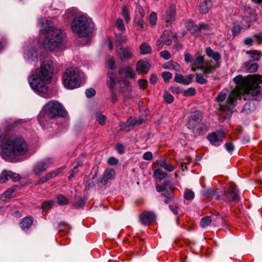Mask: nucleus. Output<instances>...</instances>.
<instances>
[{
  "label": "nucleus",
  "mask_w": 262,
  "mask_h": 262,
  "mask_svg": "<svg viewBox=\"0 0 262 262\" xmlns=\"http://www.w3.org/2000/svg\"><path fill=\"white\" fill-rule=\"evenodd\" d=\"M160 56L165 60H168L171 58V54L167 50H164L160 52Z\"/></svg>",
  "instance_id": "obj_55"
},
{
  "label": "nucleus",
  "mask_w": 262,
  "mask_h": 262,
  "mask_svg": "<svg viewBox=\"0 0 262 262\" xmlns=\"http://www.w3.org/2000/svg\"><path fill=\"white\" fill-rule=\"evenodd\" d=\"M54 201H48L42 204V208L43 210H48L51 208L53 205Z\"/></svg>",
  "instance_id": "obj_53"
},
{
  "label": "nucleus",
  "mask_w": 262,
  "mask_h": 262,
  "mask_svg": "<svg viewBox=\"0 0 262 262\" xmlns=\"http://www.w3.org/2000/svg\"><path fill=\"white\" fill-rule=\"evenodd\" d=\"M174 80L176 82L184 84L185 78L181 74H176L174 76Z\"/></svg>",
  "instance_id": "obj_58"
},
{
  "label": "nucleus",
  "mask_w": 262,
  "mask_h": 262,
  "mask_svg": "<svg viewBox=\"0 0 262 262\" xmlns=\"http://www.w3.org/2000/svg\"><path fill=\"white\" fill-rule=\"evenodd\" d=\"M79 71L77 68H68L63 74L62 81L64 86L69 89L78 88L80 84Z\"/></svg>",
  "instance_id": "obj_7"
},
{
  "label": "nucleus",
  "mask_w": 262,
  "mask_h": 262,
  "mask_svg": "<svg viewBox=\"0 0 262 262\" xmlns=\"http://www.w3.org/2000/svg\"><path fill=\"white\" fill-rule=\"evenodd\" d=\"M205 53L206 55L211 58H212L215 61V64L214 65L216 69L220 65V60L221 58L220 54L217 52H214L210 47L206 48Z\"/></svg>",
  "instance_id": "obj_21"
},
{
  "label": "nucleus",
  "mask_w": 262,
  "mask_h": 262,
  "mask_svg": "<svg viewBox=\"0 0 262 262\" xmlns=\"http://www.w3.org/2000/svg\"><path fill=\"white\" fill-rule=\"evenodd\" d=\"M54 71L53 62L50 60L43 61L38 73L33 74L29 78V84L34 91L39 93L46 92L47 84L51 82Z\"/></svg>",
  "instance_id": "obj_2"
},
{
  "label": "nucleus",
  "mask_w": 262,
  "mask_h": 262,
  "mask_svg": "<svg viewBox=\"0 0 262 262\" xmlns=\"http://www.w3.org/2000/svg\"><path fill=\"white\" fill-rule=\"evenodd\" d=\"M190 119L194 120L195 121L199 122V123H201L202 118H201V115L199 113H193L189 118Z\"/></svg>",
  "instance_id": "obj_54"
},
{
  "label": "nucleus",
  "mask_w": 262,
  "mask_h": 262,
  "mask_svg": "<svg viewBox=\"0 0 262 262\" xmlns=\"http://www.w3.org/2000/svg\"><path fill=\"white\" fill-rule=\"evenodd\" d=\"M239 199L237 188L235 186H230L228 189L224 191L222 199L226 202L238 201Z\"/></svg>",
  "instance_id": "obj_13"
},
{
  "label": "nucleus",
  "mask_w": 262,
  "mask_h": 262,
  "mask_svg": "<svg viewBox=\"0 0 262 262\" xmlns=\"http://www.w3.org/2000/svg\"><path fill=\"white\" fill-rule=\"evenodd\" d=\"M71 27L73 32L79 37H88L92 32L93 24L91 18L81 15L74 19Z\"/></svg>",
  "instance_id": "obj_5"
},
{
  "label": "nucleus",
  "mask_w": 262,
  "mask_h": 262,
  "mask_svg": "<svg viewBox=\"0 0 262 262\" xmlns=\"http://www.w3.org/2000/svg\"><path fill=\"white\" fill-rule=\"evenodd\" d=\"M143 122L142 119H135L131 117L129 118L126 122L122 123L120 125L121 129L125 131H128L130 127H133L134 125H140Z\"/></svg>",
  "instance_id": "obj_17"
},
{
  "label": "nucleus",
  "mask_w": 262,
  "mask_h": 262,
  "mask_svg": "<svg viewBox=\"0 0 262 262\" xmlns=\"http://www.w3.org/2000/svg\"><path fill=\"white\" fill-rule=\"evenodd\" d=\"M163 68L165 69L173 70L176 71H180L181 70V67L176 62L172 60L169 61L163 65Z\"/></svg>",
  "instance_id": "obj_29"
},
{
  "label": "nucleus",
  "mask_w": 262,
  "mask_h": 262,
  "mask_svg": "<svg viewBox=\"0 0 262 262\" xmlns=\"http://www.w3.org/2000/svg\"><path fill=\"white\" fill-rule=\"evenodd\" d=\"M163 97L166 102L168 103H171L173 101V97L171 94L168 92H165L163 94Z\"/></svg>",
  "instance_id": "obj_48"
},
{
  "label": "nucleus",
  "mask_w": 262,
  "mask_h": 262,
  "mask_svg": "<svg viewBox=\"0 0 262 262\" xmlns=\"http://www.w3.org/2000/svg\"><path fill=\"white\" fill-rule=\"evenodd\" d=\"M116 26L119 31H123L125 30V26L121 19H118L117 20Z\"/></svg>",
  "instance_id": "obj_51"
},
{
  "label": "nucleus",
  "mask_w": 262,
  "mask_h": 262,
  "mask_svg": "<svg viewBox=\"0 0 262 262\" xmlns=\"http://www.w3.org/2000/svg\"><path fill=\"white\" fill-rule=\"evenodd\" d=\"M253 37L256 39L258 44L262 43V33L254 35Z\"/></svg>",
  "instance_id": "obj_64"
},
{
  "label": "nucleus",
  "mask_w": 262,
  "mask_h": 262,
  "mask_svg": "<svg viewBox=\"0 0 262 262\" xmlns=\"http://www.w3.org/2000/svg\"><path fill=\"white\" fill-rule=\"evenodd\" d=\"M156 190L159 192H162V195L165 197L164 203L168 204L173 198V191L174 187L170 181H166L162 184H157Z\"/></svg>",
  "instance_id": "obj_9"
},
{
  "label": "nucleus",
  "mask_w": 262,
  "mask_h": 262,
  "mask_svg": "<svg viewBox=\"0 0 262 262\" xmlns=\"http://www.w3.org/2000/svg\"><path fill=\"white\" fill-rule=\"evenodd\" d=\"M84 203V201L81 198H80L73 204V206L76 209L79 208L83 207Z\"/></svg>",
  "instance_id": "obj_50"
},
{
  "label": "nucleus",
  "mask_w": 262,
  "mask_h": 262,
  "mask_svg": "<svg viewBox=\"0 0 262 262\" xmlns=\"http://www.w3.org/2000/svg\"><path fill=\"white\" fill-rule=\"evenodd\" d=\"M138 84L140 89L144 90L147 88L148 82L145 79H139L138 80Z\"/></svg>",
  "instance_id": "obj_56"
},
{
  "label": "nucleus",
  "mask_w": 262,
  "mask_h": 262,
  "mask_svg": "<svg viewBox=\"0 0 262 262\" xmlns=\"http://www.w3.org/2000/svg\"><path fill=\"white\" fill-rule=\"evenodd\" d=\"M155 214L150 211H145L140 216L141 223L144 225H149L152 221L155 220Z\"/></svg>",
  "instance_id": "obj_18"
},
{
  "label": "nucleus",
  "mask_w": 262,
  "mask_h": 262,
  "mask_svg": "<svg viewBox=\"0 0 262 262\" xmlns=\"http://www.w3.org/2000/svg\"><path fill=\"white\" fill-rule=\"evenodd\" d=\"M14 190L13 189H8L2 194V196L5 198H10Z\"/></svg>",
  "instance_id": "obj_62"
},
{
  "label": "nucleus",
  "mask_w": 262,
  "mask_h": 262,
  "mask_svg": "<svg viewBox=\"0 0 262 262\" xmlns=\"http://www.w3.org/2000/svg\"><path fill=\"white\" fill-rule=\"evenodd\" d=\"M9 178L13 181L17 182L20 179V177L19 174L13 172L12 171L9 170Z\"/></svg>",
  "instance_id": "obj_52"
},
{
  "label": "nucleus",
  "mask_w": 262,
  "mask_h": 262,
  "mask_svg": "<svg viewBox=\"0 0 262 262\" xmlns=\"http://www.w3.org/2000/svg\"><path fill=\"white\" fill-rule=\"evenodd\" d=\"M194 193L191 190H186L184 193V198L186 200H192L194 198Z\"/></svg>",
  "instance_id": "obj_42"
},
{
  "label": "nucleus",
  "mask_w": 262,
  "mask_h": 262,
  "mask_svg": "<svg viewBox=\"0 0 262 262\" xmlns=\"http://www.w3.org/2000/svg\"><path fill=\"white\" fill-rule=\"evenodd\" d=\"M176 9L174 5H170L163 16V19L166 22L167 26L171 24L175 20Z\"/></svg>",
  "instance_id": "obj_16"
},
{
  "label": "nucleus",
  "mask_w": 262,
  "mask_h": 262,
  "mask_svg": "<svg viewBox=\"0 0 262 262\" xmlns=\"http://www.w3.org/2000/svg\"><path fill=\"white\" fill-rule=\"evenodd\" d=\"M0 142L3 145L1 155L7 161H11L14 156L25 155L28 150L23 138L9 136L8 133L0 136Z\"/></svg>",
  "instance_id": "obj_1"
},
{
  "label": "nucleus",
  "mask_w": 262,
  "mask_h": 262,
  "mask_svg": "<svg viewBox=\"0 0 262 262\" xmlns=\"http://www.w3.org/2000/svg\"><path fill=\"white\" fill-rule=\"evenodd\" d=\"M212 7V0H200L199 10L202 14H207Z\"/></svg>",
  "instance_id": "obj_20"
},
{
  "label": "nucleus",
  "mask_w": 262,
  "mask_h": 262,
  "mask_svg": "<svg viewBox=\"0 0 262 262\" xmlns=\"http://www.w3.org/2000/svg\"><path fill=\"white\" fill-rule=\"evenodd\" d=\"M162 76L165 82H167L172 77V74L169 72H164L162 73Z\"/></svg>",
  "instance_id": "obj_57"
},
{
  "label": "nucleus",
  "mask_w": 262,
  "mask_h": 262,
  "mask_svg": "<svg viewBox=\"0 0 262 262\" xmlns=\"http://www.w3.org/2000/svg\"><path fill=\"white\" fill-rule=\"evenodd\" d=\"M115 76V75L114 72L111 71L108 72L107 83L110 88L112 90H113L114 85L116 83Z\"/></svg>",
  "instance_id": "obj_33"
},
{
  "label": "nucleus",
  "mask_w": 262,
  "mask_h": 262,
  "mask_svg": "<svg viewBox=\"0 0 262 262\" xmlns=\"http://www.w3.org/2000/svg\"><path fill=\"white\" fill-rule=\"evenodd\" d=\"M9 178V170H4L0 174V183L7 182Z\"/></svg>",
  "instance_id": "obj_40"
},
{
  "label": "nucleus",
  "mask_w": 262,
  "mask_h": 262,
  "mask_svg": "<svg viewBox=\"0 0 262 262\" xmlns=\"http://www.w3.org/2000/svg\"><path fill=\"white\" fill-rule=\"evenodd\" d=\"M33 223V218L31 216H28L24 217L19 223V225L21 229H29Z\"/></svg>",
  "instance_id": "obj_26"
},
{
  "label": "nucleus",
  "mask_w": 262,
  "mask_h": 262,
  "mask_svg": "<svg viewBox=\"0 0 262 262\" xmlns=\"http://www.w3.org/2000/svg\"><path fill=\"white\" fill-rule=\"evenodd\" d=\"M107 64L110 70H114L116 68L115 61L113 57L110 58L107 61Z\"/></svg>",
  "instance_id": "obj_60"
},
{
  "label": "nucleus",
  "mask_w": 262,
  "mask_h": 262,
  "mask_svg": "<svg viewBox=\"0 0 262 262\" xmlns=\"http://www.w3.org/2000/svg\"><path fill=\"white\" fill-rule=\"evenodd\" d=\"M115 176V172L113 169H106L104 174L103 177L100 180V182L103 184H106L107 181L112 180L114 178Z\"/></svg>",
  "instance_id": "obj_27"
},
{
  "label": "nucleus",
  "mask_w": 262,
  "mask_h": 262,
  "mask_svg": "<svg viewBox=\"0 0 262 262\" xmlns=\"http://www.w3.org/2000/svg\"><path fill=\"white\" fill-rule=\"evenodd\" d=\"M176 34L170 31L165 30L161 36V39H162V41L165 45L169 46L172 43V39L176 38Z\"/></svg>",
  "instance_id": "obj_24"
},
{
  "label": "nucleus",
  "mask_w": 262,
  "mask_h": 262,
  "mask_svg": "<svg viewBox=\"0 0 262 262\" xmlns=\"http://www.w3.org/2000/svg\"><path fill=\"white\" fill-rule=\"evenodd\" d=\"M256 19L255 11L250 7H246L244 10L243 19L247 23H251Z\"/></svg>",
  "instance_id": "obj_19"
},
{
  "label": "nucleus",
  "mask_w": 262,
  "mask_h": 262,
  "mask_svg": "<svg viewBox=\"0 0 262 262\" xmlns=\"http://www.w3.org/2000/svg\"><path fill=\"white\" fill-rule=\"evenodd\" d=\"M63 37L64 34L60 30L55 28L49 29L43 42V47L46 50L52 51L61 45Z\"/></svg>",
  "instance_id": "obj_6"
},
{
  "label": "nucleus",
  "mask_w": 262,
  "mask_h": 262,
  "mask_svg": "<svg viewBox=\"0 0 262 262\" xmlns=\"http://www.w3.org/2000/svg\"><path fill=\"white\" fill-rule=\"evenodd\" d=\"M242 27L241 26L236 23H233V27L232 28V32L233 35L235 36L237 34H238L241 31Z\"/></svg>",
  "instance_id": "obj_44"
},
{
  "label": "nucleus",
  "mask_w": 262,
  "mask_h": 262,
  "mask_svg": "<svg viewBox=\"0 0 262 262\" xmlns=\"http://www.w3.org/2000/svg\"><path fill=\"white\" fill-rule=\"evenodd\" d=\"M245 66L246 70L249 73H254L256 72L258 67L257 63H252L251 61L246 62Z\"/></svg>",
  "instance_id": "obj_32"
},
{
  "label": "nucleus",
  "mask_w": 262,
  "mask_h": 262,
  "mask_svg": "<svg viewBox=\"0 0 262 262\" xmlns=\"http://www.w3.org/2000/svg\"><path fill=\"white\" fill-rule=\"evenodd\" d=\"M159 166L169 172L173 171L174 169V167L172 165L168 164L165 160L161 161L159 164Z\"/></svg>",
  "instance_id": "obj_36"
},
{
  "label": "nucleus",
  "mask_w": 262,
  "mask_h": 262,
  "mask_svg": "<svg viewBox=\"0 0 262 262\" xmlns=\"http://www.w3.org/2000/svg\"><path fill=\"white\" fill-rule=\"evenodd\" d=\"M56 202L59 206L68 205L70 202L68 198L61 194L57 196Z\"/></svg>",
  "instance_id": "obj_30"
},
{
  "label": "nucleus",
  "mask_w": 262,
  "mask_h": 262,
  "mask_svg": "<svg viewBox=\"0 0 262 262\" xmlns=\"http://www.w3.org/2000/svg\"><path fill=\"white\" fill-rule=\"evenodd\" d=\"M119 74L125 75L126 78H121L119 80L121 84L126 86L127 89L130 91V82L127 79L128 78L131 79H134L136 78V73L133 69L129 66L123 68H121L119 70Z\"/></svg>",
  "instance_id": "obj_10"
},
{
  "label": "nucleus",
  "mask_w": 262,
  "mask_h": 262,
  "mask_svg": "<svg viewBox=\"0 0 262 262\" xmlns=\"http://www.w3.org/2000/svg\"><path fill=\"white\" fill-rule=\"evenodd\" d=\"M257 79L256 75H249L246 78H244L241 75L236 76L233 81L238 86L231 92L227 101V103L233 105L237 99L241 98L243 91H247L251 82Z\"/></svg>",
  "instance_id": "obj_4"
},
{
  "label": "nucleus",
  "mask_w": 262,
  "mask_h": 262,
  "mask_svg": "<svg viewBox=\"0 0 262 262\" xmlns=\"http://www.w3.org/2000/svg\"><path fill=\"white\" fill-rule=\"evenodd\" d=\"M118 162V160L114 157H110L107 160V163L110 165H116Z\"/></svg>",
  "instance_id": "obj_63"
},
{
  "label": "nucleus",
  "mask_w": 262,
  "mask_h": 262,
  "mask_svg": "<svg viewBox=\"0 0 262 262\" xmlns=\"http://www.w3.org/2000/svg\"><path fill=\"white\" fill-rule=\"evenodd\" d=\"M256 77L257 79L251 82L250 86L248 88L247 91H243L242 95H251L254 97L260 95L261 91L259 84L262 83V76L256 75Z\"/></svg>",
  "instance_id": "obj_12"
},
{
  "label": "nucleus",
  "mask_w": 262,
  "mask_h": 262,
  "mask_svg": "<svg viewBox=\"0 0 262 262\" xmlns=\"http://www.w3.org/2000/svg\"><path fill=\"white\" fill-rule=\"evenodd\" d=\"M154 174L157 179H159L160 180L165 178L167 175L166 173L160 168L156 169L154 172Z\"/></svg>",
  "instance_id": "obj_37"
},
{
  "label": "nucleus",
  "mask_w": 262,
  "mask_h": 262,
  "mask_svg": "<svg viewBox=\"0 0 262 262\" xmlns=\"http://www.w3.org/2000/svg\"><path fill=\"white\" fill-rule=\"evenodd\" d=\"M64 114V112L60 104L56 100H51L43 106L38 119L40 125L45 126L49 120L63 116Z\"/></svg>",
  "instance_id": "obj_3"
},
{
  "label": "nucleus",
  "mask_w": 262,
  "mask_h": 262,
  "mask_svg": "<svg viewBox=\"0 0 262 262\" xmlns=\"http://www.w3.org/2000/svg\"><path fill=\"white\" fill-rule=\"evenodd\" d=\"M64 169V167H61L55 170H53L51 172H48L47 174L50 179H53L57 175H58L61 171Z\"/></svg>",
  "instance_id": "obj_43"
},
{
  "label": "nucleus",
  "mask_w": 262,
  "mask_h": 262,
  "mask_svg": "<svg viewBox=\"0 0 262 262\" xmlns=\"http://www.w3.org/2000/svg\"><path fill=\"white\" fill-rule=\"evenodd\" d=\"M95 94L96 91L93 88L87 89L85 91V95L88 98H91V97L94 96L95 95Z\"/></svg>",
  "instance_id": "obj_61"
},
{
  "label": "nucleus",
  "mask_w": 262,
  "mask_h": 262,
  "mask_svg": "<svg viewBox=\"0 0 262 262\" xmlns=\"http://www.w3.org/2000/svg\"><path fill=\"white\" fill-rule=\"evenodd\" d=\"M116 45L117 49L119 48V47L122 44L124 43L127 41L126 36H123L122 34H118L116 35Z\"/></svg>",
  "instance_id": "obj_34"
},
{
  "label": "nucleus",
  "mask_w": 262,
  "mask_h": 262,
  "mask_svg": "<svg viewBox=\"0 0 262 262\" xmlns=\"http://www.w3.org/2000/svg\"><path fill=\"white\" fill-rule=\"evenodd\" d=\"M37 53L34 50H32L30 51V53L28 55V58L31 59V60H37Z\"/></svg>",
  "instance_id": "obj_59"
},
{
  "label": "nucleus",
  "mask_w": 262,
  "mask_h": 262,
  "mask_svg": "<svg viewBox=\"0 0 262 262\" xmlns=\"http://www.w3.org/2000/svg\"><path fill=\"white\" fill-rule=\"evenodd\" d=\"M198 27V29L195 34L196 37L201 36L203 35H207L208 34V32L211 30V25L205 23L199 24Z\"/></svg>",
  "instance_id": "obj_23"
},
{
  "label": "nucleus",
  "mask_w": 262,
  "mask_h": 262,
  "mask_svg": "<svg viewBox=\"0 0 262 262\" xmlns=\"http://www.w3.org/2000/svg\"><path fill=\"white\" fill-rule=\"evenodd\" d=\"M195 94V90L194 88H189L187 90H184L183 92V95L186 97L192 96H194Z\"/></svg>",
  "instance_id": "obj_47"
},
{
  "label": "nucleus",
  "mask_w": 262,
  "mask_h": 262,
  "mask_svg": "<svg viewBox=\"0 0 262 262\" xmlns=\"http://www.w3.org/2000/svg\"><path fill=\"white\" fill-rule=\"evenodd\" d=\"M187 126L189 129L193 130L196 129L197 130H202L205 127V125L204 124L199 123V122L195 121L194 120L190 119H189Z\"/></svg>",
  "instance_id": "obj_28"
},
{
  "label": "nucleus",
  "mask_w": 262,
  "mask_h": 262,
  "mask_svg": "<svg viewBox=\"0 0 262 262\" xmlns=\"http://www.w3.org/2000/svg\"><path fill=\"white\" fill-rule=\"evenodd\" d=\"M224 137V132L222 130H217L208 135L207 136V139L212 145L218 146L222 144Z\"/></svg>",
  "instance_id": "obj_14"
},
{
  "label": "nucleus",
  "mask_w": 262,
  "mask_h": 262,
  "mask_svg": "<svg viewBox=\"0 0 262 262\" xmlns=\"http://www.w3.org/2000/svg\"><path fill=\"white\" fill-rule=\"evenodd\" d=\"M150 68V64L148 61L140 60L136 64V70L139 73L145 74L148 72Z\"/></svg>",
  "instance_id": "obj_22"
},
{
  "label": "nucleus",
  "mask_w": 262,
  "mask_h": 262,
  "mask_svg": "<svg viewBox=\"0 0 262 262\" xmlns=\"http://www.w3.org/2000/svg\"><path fill=\"white\" fill-rule=\"evenodd\" d=\"M134 23L138 27L137 29L138 30L142 31L144 29V23L142 17L135 18Z\"/></svg>",
  "instance_id": "obj_38"
},
{
  "label": "nucleus",
  "mask_w": 262,
  "mask_h": 262,
  "mask_svg": "<svg viewBox=\"0 0 262 262\" xmlns=\"http://www.w3.org/2000/svg\"><path fill=\"white\" fill-rule=\"evenodd\" d=\"M96 120L101 125H104L106 123V117L104 115L97 114L96 116Z\"/></svg>",
  "instance_id": "obj_41"
},
{
  "label": "nucleus",
  "mask_w": 262,
  "mask_h": 262,
  "mask_svg": "<svg viewBox=\"0 0 262 262\" xmlns=\"http://www.w3.org/2000/svg\"><path fill=\"white\" fill-rule=\"evenodd\" d=\"M118 56L122 61H126L132 58L133 54L130 47H121L117 49Z\"/></svg>",
  "instance_id": "obj_15"
},
{
  "label": "nucleus",
  "mask_w": 262,
  "mask_h": 262,
  "mask_svg": "<svg viewBox=\"0 0 262 262\" xmlns=\"http://www.w3.org/2000/svg\"><path fill=\"white\" fill-rule=\"evenodd\" d=\"M191 66L192 71L194 72L197 69H199L205 74H211L216 69V67L213 64L212 60L204 61V58L202 56L194 58Z\"/></svg>",
  "instance_id": "obj_8"
},
{
  "label": "nucleus",
  "mask_w": 262,
  "mask_h": 262,
  "mask_svg": "<svg viewBox=\"0 0 262 262\" xmlns=\"http://www.w3.org/2000/svg\"><path fill=\"white\" fill-rule=\"evenodd\" d=\"M122 15L124 17L126 23H128L130 20V16L128 8L126 6L123 7Z\"/></svg>",
  "instance_id": "obj_49"
},
{
  "label": "nucleus",
  "mask_w": 262,
  "mask_h": 262,
  "mask_svg": "<svg viewBox=\"0 0 262 262\" xmlns=\"http://www.w3.org/2000/svg\"><path fill=\"white\" fill-rule=\"evenodd\" d=\"M211 219L209 216H206L203 217L200 222V226L202 228H206L211 223Z\"/></svg>",
  "instance_id": "obj_39"
},
{
  "label": "nucleus",
  "mask_w": 262,
  "mask_h": 262,
  "mask_svg": "<svg viewBox=\"0 0 262 262\" xmlns=\"http://www.w3.org/2000/svg\"><path fill=\"white\" fill-rule=\"evenodd\" d=\"M195 80L198 83L201 84H204L207 82V80L202 74H195Z\"/></svg>",
  "instance_id": "obj_45"
},
{
  "label": "nucleus",
  "mask_w": 262,
  "mask_h": 262,
  "mask_svg": "<svg viewBox=\"0 0 262 262\" xmlns=\"http://www.w3.org/2000/svg\"><path fill=\"white\" fill-rule=\"evenodd\" d=\"M54 160L52 158H46L38 162L34 166L33 171L37 176H40L42 172L47 170L54 163Z\"/></svg>",
  "instance_id": "obj_11"
},
{
  "label": "nucleus",
  "mask_w": 262,
  "mask_h": 262,
  "mask_svg": "<svg viewBox=\"0 0 262 262\" xmlns=\"http://www.w3.org/2000/svg\"><path fill=\"white\" fill-rule=\"evenodd\" d=\"M151 52V47L146 42L142 43L140 46V53L142 55L149 54Z\"/></svg>",
  "instance_id": "obj_31"
},
{
  "label": "nucleus",
  "mask_w": 262,
  "mask_h": 262,
  "mask_svg": "<svg viewBox=\"0 0 262 262\" xmlns=\"http://www.w3.org/2000/svg\"><path fill=\"white\" fill-rule=\"evenodd\" d=\"M185 27L186 29L193 36H195L198 29V25L195 24L194 21L191 19H187L185 22Z\"/></svg>",
  "instance_id": "obj_25"
},
{
  "label": "nucleus",
  "mask_w": 262,
  "mask_h": 262,
  "mask_svg": "<svg viewBox=\"0 0 262 262\" xmlns=\"http://www.w3.org/2000/svg\"><path fill=\"white\" fill-rule=\"evenodd\" d=\"M247 54L250 55V57L255 61L259 60L261 56V52L256 50L247 51Z\"/></svg>",
  "instance_id": "obj_35"
},
{
  "label": "nucleus",
  "mask_w": 262,
  "mask_h": 262,
  "mask_svg": "<svg viewBox=\"0 0 262 262\" xmlns=\"http://www.w3.org/2000/svg\"><path fill=\"white\" fill-rule=\"evenodd\" d=\"M157 13L155 12H151L149 17V21L150 25L152 26H154L157 23Z\"/></svg>",
  "instance_id": "obj_46"
}]
</instances>
